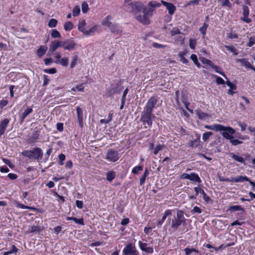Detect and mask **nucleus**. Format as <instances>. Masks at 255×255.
I'll use <instances>...</instances> for the list:
<instances>
[{
  "label": "nucleus",
  "instance_id": "nucleus-20",
  "mask_svg": "<svg viewBox=\"0 0 255 255\" xmlns=\"http://www.w3.org/2000/svg\"><path fill=\"white\" fill-rule=\"evenodd\" d=\"M14 205L16 208H21V209H29L31 210H33V211L36 210V209L33 207L27 206L24 205L23 204L19 203L17 201H14Z\"/></svg>",
  "mask_w": 255,
  "mask_h": 255
},
{
  "label": "nucleus",
  "instance_id": "nucleus-43",
  "mask_svg": "<svg viewBox=\"0 0 255 255\" xmlns=\"http://www.w3.org/2000/svg\"><path fill=\"white\" fill-rule=\"evenodd\" d=\"M142 169L143 167L141 165L136 166L132 168L131 172L134 174H136L138 173V171H142Z\"/></svg>",
  "mask_w": 255,
  "mask_h": 255
},
{
  "label": "nucleus",
  "instance_id": "nucleus-10",
  "mask_svg": "<svg viewBox=\"0 0 255 255\" xmlns=\"http://www.w3.org/2000/svg\"><path fill=\"white\" fill-rule=\"evenodd\" d=\"M249 14L250 9L249 7L246 5H243V16L240 18V19L247 23H250L252 20L249 17Z\"/></svg>",
  "mask_w": 255,
  "mask_h": 255
},
{
  "label": "nucleus",
  "instance_id": "nucleus-54",
  "mask_svg": "<svg viewBox=\"0 0 255 255\" xmlns=\"http://www.w3.org/2000/svg\"><path fill=\"white\" fill-rule=\"evenodd\" d=\"M196 45V40L190 39L189 41V47L192 49H194Z\"/></svg>",
  "mask_w": 255,
  "mask_h": 255
},
{
  "label": "nucleus",
  "instance_id": "nucleus-51",
  "mask_svg": "<svg viewBox=\"0 0 255 255\" xmlns=\"http://www.w3.org/2000/svg\"><path fill=\"white\" fill-rule=\"evenodd\" d=\"M200 193L203 196V199L206 202H209L210 200V198L207 195L203 190H200Z\"/></svg>",
  "mask_w": 255,
  "mask_h": 255
},
{
  "label": "nucleus",
  "instance_id": "nucleus-48",
  "mask_svg": "<svg viewBox=\"0 0 255 255\" xmlns=\"http://www.w3.org/2000/svg\"><path fill=\"white\" fill-rule=\"evenodd\" d=\"M78 60V56L75 55L72 57V61L70 64V68H73L75 67L77 63V61Z\"/></svg>",
  "mask_w": 255,
  "mask_h": 255
},
{
  "label": "nucleus",
  "instance_id": "nucleus-4",
  "mask_svg": "<svg viewBox=\"0 0 255 255\" xmlns=\"http://www.w3.org/2000/svg\"><path fill=\"white\" fill-rule=\"evenodd\" d=\"M218 131L221 132L222 135L227 139H230L233 137V134L235 132V130L230 127H225L221 125Z\"/></svg>",
  "mask_w": 255,
  "mask_h": 255
},
{
  "label": "nucleus",
  "instance_id": "nucleus-17",
  "mask_svg": "<svg viewBox=\"0 0 255 255\" xmlns=\"http://www.w3.org/2000/svg\"><path fill=\"white\" fill-rule=\"evenodd\" d=\"M236 62L240 63L242 66H244L247 68L253 69L255 71V68L252 66L251 64L248 61V59L246 58L237 59Z\"/></svg>",
  "mask_w": 255,
  "mask_h": 255
},
{
  "label": "nucleus",
  "instance_id": "nucleus-52",
  "mask_svg": "<svg viewBox=\"0 0 255 255\" xmlns=\"http://www.w3.org/2000/svg\"><path fill=\"white\" fill-rule=\"evenodd\" d=\"M219 1L221 2V5L223 6L231 7V4L229 0H219Z\"/></svg>",
  "mask_w": 255,
  "mask_h": 255
},
{
  "label": "nucleus",
  "instance_id": "nucleus-63",
  "mask_svg": "<svg viewBox=\"0 0 255 255\" xmlns=\"http://www.w3.org/2000/svg\"><path fill=\"white\" fill-rule=\"evenodd\" d=\"M44 72L48 74H54L56 72V69L55 68L46 69L44 70Z\"/></svg>",
  "mask_w": 255,
  "mask_h": 255
},
{
  "label": "nucleus",
  "instance_id": "nucleus-18",
  "mask_svg": "<svg viewBox=\"0 0 255 255\" xmlns=\"http://www.w3.org/2000/svg\"><path fill=\"white\" fill-rule=\"evenodd\" d=\"M10 120L8 119H4L0 123V136L4 134L6 128L9 123Z\"/></svg>",
  "mask_w": 255,
  "mask_h": 255
},
{
  "label": "nucleus",
  "instance_id": "nucleus-9",
  "mask_svg": "<svg viewBox=\"0 0 255 255\" xmlns=\"http://www.w3.org/2000/svg\"><path fill=\"white\" fill-rule=\"evenodd\" d=\"M157 100L154 97H151L147 101L143 110L152 113L153 109L155 108Z\"/></svg>",
  "mask_w": 255,
  "mask_h": 255
},
{
  "label": "nucleus",
  "instance_id": "nucleus-7",
  "mask_svg": "<svg viewBox=\"0 0 255 255\" xmlns=\"http://www.w3.org/2000/svg\"><path fill=\"white\" fill-rule=\"evenodd\" d=\"M180 178L182 179H188L191 181L197 182L199 184L202 182L199 176L196 173H191L190 174L185 173H183L181 175Z\"/></svg>",
  "mask_w": 255,
  "mask_h": 255
},
{
  "label": "nucleus",
  "instance_id": "nucleus-62",
  "mask_svg": "<svg viewBox=\"0 0 255 255\" xmlns=\"http://www.w3.org/2000/svg\"><path fill=\"white\" fill-rule=\"evenodd\" d=\"M229 87L230 89L236 90L237 89V86L235 84L232 83L230 81H227L225 83Z\"/></svg>",
  "mask_w": 255,
  "mask_h": 255
},
{
  "label": "nucleus",
  "instance_id": "nucleus-41",
  "mask_svg": "<svg viewBox=\"0 0 255 255\" xmlns=\"http://www.w3.org/2000/svg\"><path fill=\"white\" fill-rule=\"evenodd\" d=\"M51 36L54 38H61V36L58 31L56 29H52L51 33Z\"/></svg>",
  "mask_w": 255,
  "mask_h": 255
},
{
  "label": "nucleus",
  "instance_id": "nucleus-6",
  "mask_svg": "<svg viewBox=\"0 0 255 255\" xmlns=\"http://www.w3.org/2000/svg\"><path fill=\"white\" fill-rule=\"evenodd\" d=\"M128 8L130 11L136 14L142 10L143 4L139 1L132 2L128 5Z\"/></svg>",
  "mask_w": 255,
  "mask_h": 255
},
{
  "label": "nucleus",
  "instance_id": "nucleus-47",
  "mask_svg": "<svg viewBox=\"0 0 255 255\" xmlns=\"http://www.w3.org/2000/svg\"><path fill=\"white\" fill-rule=\"evenodd\" d=\"M80 12V8L79 6L77 5L75 6L73 9V16H77L79 15Z\"/></svg>",
  "mask_w": 255,
  "mask_h": 255
},
{
  "label": "nucleus",
  "instance_id": "nucleus-3",
  "mask_svg": "<svg viewBox=\"0 0 255 255\" xmlns=\"http://www.w3.org/2000/svg\"><path fill=\"white\" fill-rule=\"evenodd\" d=\"M154 118L155 116L152 113L143 110L141 113L140 121L143 125L147 124L150 128L152 125V119Z\"/></svg>",
  "mask_w": 255,
  "mask_h": 255
},
{
  "label": "nucleus",
  "instance_id": "nucleus-34",
  "mask_svg": "<svg viewBox=\"0 0 255 255\" xmlns=\"http://www.w3.org/2000/svg\"><path fill=\"white\" fill-rule=\"evenodd\" d=\"M196 114L198 116V117L201 119H205L207 117H208V114L202 112L201 111H196Z\"/></svg>",
  "mask_w": 255,
  "mask_h": 255
},
{
  "label": "nucleus",
  "instance_id": "nucleus-15",
  "mask_svg": "<svg viewBox=\"0 0 255 255\" xmlns=\"http://www.w3.org/2000/svg\"><path fill=\"white\" fill-rule=\"evenodd\" d=\"M138 246L140 249L143 252L147 253H152L153 252V249L150 247H147L146 243H142L140 241H138Z\"/></svg>",
  "mask_w": 255,
  "mask_h": 255
},
{
  "label": "nucleus",
  "instance_id": "nucleus-44",
  "mask_svg": "<svg viewBox=\"0 0 255 255\" xmlns=\"http://www.w3.org/2000/svg\"><path fill=\"white\" fill-rule=\"evenodd\" d=\"M229 140H230L231 143L233 145H235V146L239 145V144H241L243 143V141L241 140H239L237 139H234L233 136L232 137V138L230 139Z\"/></svg>",
  "mask_w": 255,
  "mask_h": 255
},
{
  "label": "nucleus",
  "instance_id": "nucleus-28",
  "mask_svg": "<svg viewBox=\"0 0 255 255\" xmlns=\"http://www.w3.org/2000/svg\"><path fill=\"white\" fill-rule=\"evenodd\" d=\"M47 50V47L45 46H41L37 50V54L39 57L43 56Z\"/></svg>",
  "mask_w": 255,
  "mask_h": 255
},
{
  "label": "nucleus",
  "instance_id": "nucleus-57",
  "mask_svg": "<svg viewBox=\"0 0 255 255\" xmlns=\"http://www.w3.org/2000/svg\"><path fill=\"white\" fill-rule=\"evenodd\" d=\"M51 55H54L55 56V63H56V64H58L59 63V62H60V60H61V55L59 53H53V54H52Z\"/></svg>",
  "mask_w": 255,
  "mask_h": 255
},
{
  "label": "nucleus",
  "instance_id": "nucleus-30",
  "mask_svg": "<svg viewBox=\"0 0 255 255\" xmlns=\"http://www.w3.org/2000/svg\"><path fill=\"white\" fill-rule=\"evenodd\" d=\"M232 180L235 182H242L244 181H249V178L247 176H240L238 177H232Z\"/></svg>",
  "mask_w": 255,
  "mask_h": 255
},
{
  "label": "nucleus",
  "instance_id": "nucleus-32",
  "mask_svg": "<svg viewBox=\"0 0 255 255\" xmlns=\"http://www.w3.org/2000/svg\"><path fill=\"white\" fill-rule=\"evenodd\" d=\"M226 49L232 52L234 55H237L239 54L238 49L234 46L231 45H225Z\"/></svg>",
  "mask_w": 255,
  "mask_h": 255
},
{
  "label": "nucleus",
  "instance_id": "nucleus-22",
  "mask_svg": "<svg viewBox=\"0 0 255 255\" xmlns=\"http://www.w3.org/2000/svg\"><path fill=\"white\" fill-rule=\"evenodd\" d=\"M113 33H115L117 34L120 33L122 32V29L121 27L117 24L113 23L112 26L109 28Z\"/></svg>",
  "mask_w": 255,
  "mask_h": 255
},
{
  "label": "nucleus",
  "instance_id": "nucleus-11",
  "mask_svg": "<svg viewBox=\"0 0 255 255\" xmlns=\"http://www.w3.org/2000/svg\"><path fill=\"white\" fill-rule=\"evenodd\" d=\"M76 44L70 39L62 41V47L65 50L72 51L76 49Z\"/></svg>",
  "mask_w": 255,
  "mask_h": 255
},
{
  "label": "nucleus",
  "instance_id": "nucleus-38",
  "mask_svg": "<svg viewBox=\"0 0 255 255\" xmlns=\"http://www.w3.org/2000/svg\"><path fill=\"white\" fill-rule=\"evenodd\" d=\"M229 210L231 211H242L244 212V209L239 205L232 206L230 207Z\"/></svg>",
  "mask_w": 255,
  "mask_h": 255
},
{
  "label": "nucleus",
  "instance_id": "nucleus-5",
  "mask_svg": "<svg viewBox=\"0 0 255 255\" xmlns=\"http://www.w3.org/2000/svg\"><path fill=\"white\" fill-rule=\"evenodd\" d=\"M123 255H139V252L134 246L128 243L123 249Z\"/></svg>",
  "mask_w": 255,
  "mask_h": 255
},
{
  "label": "nucleus",
  "instance_id": "nucleus-14",
  "mask_svg": "<svg viewBox=\"0 0 255 255\" xmlns=\"http://www.w3.org/2000/svg\"><path fill=\"white\" fill-rule=\"evenodd\" d=\"M196 138L194 140H191L188 143V146L191 147H196L199 145L200 142V134L196 133Z\"/></svg>",
  "mask_w": 255,
  "mask_h": 255
},
{
  "label": "nucleus",
  "instance_id": "nucleus-1",
  "mask_svg": "<svg viewBox=\"0 0 255 255\" xmlns=\"http://www.w3.org/2000/svg\"><path fill=\"white\" fill-rule=\"evenodd\" d=\"M168 223L171 225V229L174 231H177L179 227L186 224V219L184 217V213L181 210H177L176 211V215L173 218H168Z\"/></svg>",
  "mask_w": 255,
  "mask_h": 255
},
{
  "label": "nucleus",
  "instance_id": "nucleus-29",
  "mask_svg": "<svg viewBox=\"0 0 255 255\" xmlns=\"http://www.w3.org/2000/svg\"><path fill=\"white\" fill-rule=\"evenodd\" d=\"M116 176V172L114 171H110L106 174V179L109 182L112 181Z\"/></svg>",
  "mask_w": 255,
  "mask_h": 255
},
{
  "label": "nucleus",
  "instance_id": "nucleus-2",
  "mask_svg": "<svg viewBox=\"0 0 255 255\" xmlns=\"http://www.w3.org/2000/svg\"><path fill=\"white\" fill-rule=\"evenodd\" d=\"M21 154L29 159L39 160L42 158L43 152L40 148L35 147L31 150H24L21 153Z\"/></svg>",
  "mask_w": 255,
  "mask_h": 255
},
{
  "label": "nucleus",
  "instance_id": "nucleus-27",
  "mask_svg": "<svg viewBox=\"0 0 255 255\" xmlns=\"http://www.w3.org/2000/svg\"><path fill=\"white\" fill-rule=\"evenodd\" d=\"M86 25V23L85 20L83 19L80 20L78 23V30L84 33L86 29H87V28L85 27Z\"/></svg>",
  "mask_w": 255,
  "mask_h": 255
},
{
  "label": "nucleus",
  "instance_id": "nucleus-39",
  "mask_svg": "<svg viewBox=\"0 0 255 255\" xmlns=\"http://www.w3.org/2000/svg\"><path fill=\"white\" fill-rule=\"evenodd\" d=\"M78 120L83 119V114L82 109L79 107H76Z\"/></svg>",
  "mask_w": 255,
  "mask_h": 255
},
{
  "label": "nucleus",
  "instance_id": "nucleus-45",
  "mask_svg": "<svg viewBox=\"0 0 255 255\" xmlns=\"http://www.w3.org/2000/svg\"><path fill=\"white\" fill-rule=\"evenodd\" d=\"M68 61L69 60H68V58H66V57L62 58L61 59V60H60V62H59V63L58 64H60L61 65H62L63 66L66 67L68 65Z\"/></svg>",
  "mask_w": 255,
  "mask_h": 255
},
{
  "label": "nucleus",
  "instance_id": "nucleus-53",
  "mask_svg": "<svg viewBox=\"0 0 255 255\" xmlns=\"http://www.w3.org/2000/svg\"><path fill=\"white\" fill-rule=\"evenodd\" d=\"M38 138V134L37 133H34L28 139V141L29 142H33Z\"/></svg>",
  "mask_w": 255,
  "mask_h": 255
},
{
  "label": "nucleus",
  "instance_id": "nucleus-40",
  "mask_svg": "<svg viewBox=\"0 0 255 255\" xmlns=\"http://www.w3.org/2000/svg\"><path fill=\"white\" fill-rule=\"evenodd\" d=\"M212 135L213 133L211 131L205 132L203 134L202 139L204 141H206Z\"/></svg>",
  "mask_w": 255,
  "mask_h": 255
},
{
  "label": "nucleus",
  "instance_id": "nucleus-36",
  "mask_svg": "<svg viewBox=\"0 0 255 255\" xmlns=\"http://www.w3.org/2000/svg\"><path fill=\"white\" fill-rule=\"evenodd\" d=\"M148 6L150 8L154 9L156 7H158L160 6V3L155 1H151L148 3Z\"/></svg>",
  "mask_w": 255,
  "mask_h": 255
},
{
  "label": "nucleus",
  "instance_id": "nucleus-37",
  "mask_svg": "<svg viewBox=\"0 0 255 255\" xmlns=\"http://www.w3.org/2000/svg\"><path fill=\"white\" fill-rule=\"evenodd\" d=\"M191 59L193 61L194 63L196 65V66L198 68H200L201 65L200 63L198 61L197 57L196 55L194 54H192L190 57Z\"/></svg>",
  "mask_w": 255,
  "mask_h": 255
},
{
  "label": "nucleus",
  "instance_id": "nucleus-60",
  "mask_svg": "<svg viewBox=\"0 0 255 255\" xmlns=\"http://www.w3.org/2000/svg\"><path fill=\"white\" fill-rule=\"evenodd\" d=\"M40 231V229L39 227L36 226H32L31 227L30 229V233L33 232H39Z\"/></svg>",
  "mask_w": 255,
  "mask_h": 255
},
{
  "label": "nucleus",
  "instance_id": "nucleus-56",
  "mask_svg": "<svg viewBox=\"0 0 255 255\" xmlns=\"http://www.w3.org/2000/svg\"><path fill=\"white\" fill-rule=\"evenodd\" d=\"M59 164L60 165H63V161L65 159V155L64 154L61 153L59 155Z\"/></svg>",
  "mask_w": 255,
  "mask_h": 255
},
{
  "label": "nucleus",
  "instance_id": "nucleus-35",
  "mask_svg": "<svg viewBox=\"0 0 255 255\" xmlns=\"http://www.w3.org/2000/svg\"><path fill=\"white\" fill-rule=\"evenodd\" d=\"M73 24L71 21L66 22L64 25V28L66 31H70L73 29Z\"/></svg>",
  "mask_w": 255,
  "mask_h": 255
},
{
  "label": "nucleus",
  "instance_id": "nucleus-31",
  "mask_svg": "<svg viewBox=\"0 0 255 255\" xmlns=\"http://www.w3.org/2000/svg\"><path fill=\"white\" fill-rule=\"evenodd\" d=\"M205 128L208 129L213 130L216 131H218L220 130L219 128L221 127V124H214L212 126L205 125Z\"/></svg>",
  "mask_w": 255,
  "mask_h": 255
},
{
  "label": "nucleus",
  "instance_id": "nucleus-64",
  "mask_svg": "<svg viewBox=\"0 0 255 255\" xmlns=\"http://www.w3.org/2000/svg\"><path fill=\"white\" fill-rule=\"evenodd\" d=\"M202 212V211H201V209L197 207V206H195L193 209L191 210V213H201Z\"/></svg>",
  "mask_w": 255,
  "mask_h": 255
},
{
  "label": "nucleus",
  "instance_id": "nucleus-25",
  "mask_svg": "<svg viewBox=\"0 0 255 255\" xmlns=\"http://www.w3.org/2000/svg\"><path fill=\"white\" fill-rule=\"evenodd\" d=\"M230 155L235 160H236L239 162L243 163L244 164H245V160L242 157L239 156L238 155H236L233 152H230Z\"/></svg>",
  "mask_w": 255,
  "mask_h": 255
},
{
  "label": "nucleus",
  "instance_id": "nucleus-50",
  "mask_svg": "<svg viewBox=\"0 0 255 255\" xmlns=\"http://www.w3.org/2000/svg\"><path fill=\"white\" fill-rule=\"evenodd\" d=\"M89 10L88 5L87 2H83L82 4V11L84 13H86Z\"/></svg>",
  "mask_w": 255,
  "mask_h": 255
},
{
  "label": "nucleus",
  "instance_id": "nucleus-16",
  "mask_svg": "<svg viewBox=\"0 0 255 255\" xmlns=\"http://www.w3.org/2000/svg\"><path fill=\"white\" fill-rule=\"evenodd\" d=\"M136 19L144 25L149 24L150 22L149 17L143 14L142 15H138L135 17Z\"/></svg>",
  "mask_w": 255,
  "mask_h": 255
},
{
  "label": "nucleus",
  "instance_id": "nucleus-12",
  "mask_svg": "<svg viewBox=\"0 0 255 255\" xmlns=\"http://www.w3.org/2000/svg\"><path fill=\"white\" fill-rule=\"evenodd\" d=\"M62 47V41L59 40H54L51 42L50 45V48L48 51V54L51 55L53 54L59 47Z\"/></svg>",
  "mask_w": 255,
  "mask_h": 255
},
{
  "label": "nucleus",
  "instance_id": "nucleus-55",
  "mask_svg": "<svg viewBox=\"0 0 255 255\" xmlns=\"http://www.w3.org/2000/svg\"><path fill=\"white\" fill-rule=\"evenodd\" d=\"M199 0H192L189 1H188L186 5H184V7H186L188 5H190L192 4H198L199 3Z\"/></svg>",
  "mask_w": 255,
  "mask_h": 255
},
{
  "label": "nucleus",
  "instance_id": "nucleus-42",
  "mask_svg": "<svg viewBox=\"0 0 255 255\" xmlns=\"http://www.w3.org/2000/svg\"><path fill=\"white\" fill-rule=\"evenodd\" d=\"M57 24V20L54 18L50 19L48 25L49 27L53 28L56 27Z\"/></svg>",
  "mask_w": 255,
  "mask_h": 255
},
{
  "label": "nucleus",
  "instance_id": "nucleus-26",
  "mask_svg": "<svg viewBox=\"0 0 255 255\" xmlns=\"http://www.w3.org/2000/svg\"><path fill=\"white\" fill-rule=\"evenodd\" d=\"M117 92V88L116 87H112L107 89L106 91V95L109 97H111Z\"/></svg>",
  "mask_w": 255,
  "mask_h": 255
},
{
  "label": "nucleus",
  "instance_id": "nucleus-49",
  "mask_svg": "<svg viewBox=\"0 0 255 255\" xmlns=\"http://www.w3.org/2000/svg\"><path fill=\"white\" fill-rule=\"evenodd\" d=\"M208 27V24L206 23H204L203 26L200 28V31L203 35H205L206 30Z\"/></svg>",
  "mask_w": 255,
  "mask_h": 255
},
{
  "label": "nucleus",
  "instance_id": "nucleus-61",
  "mask_svg": "<svg viewBox=\"0 0 255 255\" xmlns=\"http://www.w3.org/2000/svg\"><path fill=\"white\" fill-rule=\"evenodd\" d=\"M180 33V30L177 27H174L171 31V35L172 36Z\"/></svg>",
  "mask_w": 255,
  "mask_h": 255
},
{
  "label": "nucleus",
  "instance_id": "nucleus-19",
  "mask_svg": "<svg viewBox=\"0 0 255 255\" xmlns=\"http://www.w3.org/2000/svg\"><path fill=\"white\" fill-rule=\"evenodd\" d=\"M33 111V110L31 108L28 107L26 110H24V112L22 113V115L20 117V123L22 124L25 118L30 114H31Z\"/></svg>",
  "mask_w": 255,
  "mask_h": 255
},
{
  "label": "nucleus",
  "instance_id": "nucleus-59",
  "mask_svg": "<svg viewBox=\"0 0 255 255\" xmlns=\"http://www.w3.org/2000/svg\"><path fill=\"white\" fill-rule=\"evenodd\" d=\"M215 77L216 78V83L218 84H224L225 83V81L220 77L215 75Z\"/></svg>",
  "mask_w": 255,
  "mask_h": 255
},
{
  "label": "nucleus",
  "instance_id": "nucleus-33",
  "mask_svg": "<svg viewBox=\"0 0 255 255\" xmlns=\"http://www.w3.org/2000/svg\"><path fill=\"white\" fill-rule=\"evenodd\" d=\"M201 61L203 64L210 65L213 69H218V66L213 64V62L209 59L203 58Z\"/></svg>",
  "mask_w": 255,
  "mask_h": 255
},
{
  "label": "nucleus",
  "instance_id": "nucleus-23",
  "mask_svg": "<svg viewBox=\"0 0 255 255\" xmlns=\"http://www.w3.org/2000/svg\"><path fill=\"white\" fill-rule=\"evenodd\" d=\"M112 19V17L111 15H108L106 16L102 21V25L106 26L109 28L112 26V23L110 21V20Z\"/></svg>",
  "mask_w": 255,
  "mask_h": 255
},
{
  "label": "nucleus",
  "instance_id": "nucleus-58",
  "mask_svg": "<svg viewBox=\"0 0 255 255\" xmlns=\"http://www.w3.org/2000/svg\"><path fill=\"white\" fill-rule=\"evenodd\" d=\"M163 147V145L158 144L155 146L154 149L153 153L155 155H156L158 152Z\"/></svg>",
  "mask_w": 255,
  "mask_h": 255
},
{
  "label": "nucleus",
  "instance_id": "nucleus-13",
  "mask_svg": "<svg viewBox=\"0 0 255 255\" xmlns=\"http://www.w3.org/2000/svg\"><path fill=\"white\" fill-rule=\"evenodd\" d=\"M161 3L165 6L168 11V13L170 15H173L176 10V7L172 3L167 2L164 0H161Z\"/></svg>",
  "mask_w": 255,
  "mask_h": 255
},
{
  "label": "nucleus",
  "instance_id": "nucleus-46",
  "mask_svg": "<svg viewBox=\"0 0 255 255\" xmlns=\"http://www.w3.org/2000/svg\"><path fill=\"white\" fill-rule=\"evenodd\" d=\"M184 252L185 253L186 255H189L191 253L195 252L196 253H198L199 251L195 249H189V248H185L184 250Z\"/></svg>",
  "mask_w": 255,
  "mask_h": 255
},
{
  "label": "nucleus",
  "instance_id": "nucleus-24",
  "mask_svg": "<svg viewBox=\"0 0 255 255\" xmlns=\"http://www.w3.org/2000/svg\"><path fill=\"white\" fill-rule=\"evenodd\" d=\"M154 10V9L149 7H143L142 8L143 13L146 15L148 17L152 15Z\"/></svg>",
  "mask_w": 255,
  "mask_h": 255
},
{
  "label": "nucleus",
  "instance_id": "nucleus-8",
  "mask_svg": "<svg viewBox=\"0 0 255 255\" xmlns=\"http://www.w3.org/2000/svg\"><path fill=\"white\" fill-rule=\"evenodd\" d=\"M119 158V153L117 151L113 149H109L106 155L105 159L110 162H116Z\"/></svg>",
  "mask_w": 255,
  "mask_h": 255
},
{
  "label": "nucleus",
  "instance_id": "nucleus-21",
  "mask_svg": "<svg viewBox=\"0 0 255 255\" xmlns=\"http://www.w3.org/2000/svg\"><path fill=\"white\" fill-rule=\"evenodd\" d=\"M97 26L94 25L91 27L87 28V29H86L85 31H84V34L87 35H93L95 32L97 31Z\"/></svg>",
  "mask_w": 255,
  "mask_h": 255
}]
</instances>
